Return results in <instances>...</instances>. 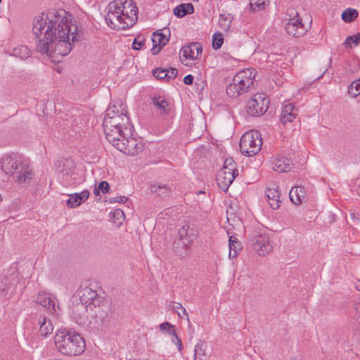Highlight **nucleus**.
Masks as SVG:
<instances>
[{
  "label": "nucleus",
  "mask_w": 360,
  "mask_h": 360,
  "mask_svg": "<svg viewBox=\"0 0 360 360\" xmlns=\"http://www.w3.org/2000/svg\"><path fill=\"white\" fill-rule=\"evenodd\" d=\"M150 192L159 197L168 196L171 193V189L165 184H152L150 188Z\"/></svg>",
  "instance_id": "obj_27"
},
{
  "label": "nucleus",
  "mask_w": 360,
  "mask_h": 360,
  "mask_svg": "<svg viewBox=\"0 0 360 360\" xmlns=\"http://www.w3.org/2000/svg\"><path fill=\"white\" fill-rule=\"evenodd\" d=\"M115 131H117V138L120 139L122 136H129L131 134H126L124 133V130L125 131V128L124 127H120V124H116V127H115Z\"/></svg>",
  "instance_id": "obj_45"
},
{
  "label": "nucleus",
  "mask_w": 360,
  "mask_h": 360,
  "mask_svg": "<svg viewBox=\"0 0 360 360\" xmlns=\"http://www.w3.org/2000/svg\"><path fill=\"white\" fill-rule=\"evenodd\" d=\"M178 315H179V316H181L180 312H178Z\"/></svg>",
  "instance_id": "obj_57"
},
{
  "label": "nucleus",
  "mask_w": 360,
  "mask_h": 360,
  "mask_svg": "<svg viewBox=\"0 0 360 360\" xmlns=\"http://www.w3.org/2000/svg\"><path fill=\"white\" fill-rule=\"evenodd\" d=\"M270 101L262 94L254 95L247 103V113L252 117H259L264 114L269 108Z\"/></svg>",
  "instance_id": "obj_10"
},
{
  "label": "nucleus",
  "mask_w": 360,
  "mask_h": 360,
  "mask_svg": "<svg viewBox=\"0 0 360 360\" xmlns=\"http://www.w3.org/2000/svg\"><path fill=\"white\" fill-rule=\"evenodd\" d=\"M266 197L270 207L273 210H277L279 208L281 203V193L277 185L273 184L266 189Z\"/></svg>",
  "instance_id": "obj_17"
},
{
  "label": "nucleus",
  "mask_w": 360,
  "mask_h": 360,
  "mask_svg": "<svg viewBox=\"0 0 360 360\" xmlns=\"http://www.w3.org/2000/svg\"><path fill=\"white\" fill-rule=\"evenodd\" d=\"M266 0H250V9L254 11H259L264 9Z\"/></svg>",
  "instance_id": "obj_35"
},
{
  "label": "nucleus",
  "mask_w": 360,
  "mask_h": 360,
  "mask_svg": "<svg viewBox=\"0 0 360 360\" xmlns=\"http://www.w3.org/2000/svg\"><path fill=\"white\" fill-rule=\"evenodd\" d=\"M351 217H352V219H355V214L351 213Z\"/></svg>",
  "instance_id": "obj_54"
},
{
  "label": "nucleus",
  "mask_w": 360,
  "mask_h": 360,
  "mask_svg": "<svg viewBox=\"0 0 360 360\" xmlns=\"http://www.w3.org/2000/svg\"><path fill=\"white\" fill-rule=\"evenodd\" d=\"M193 82V76L191 75H188L185 76L184 78V82L186 84H188V85L192 84Z\"/></svg>",
  "instance_id": "obj_48"
},
{
  "label": "nucleus",
  "mask_w": 360,
  "mask_h": 360,
  "mask_svg": "<svg viewBox=\"0 0 360 360\" xmlns=\"http://www.w3.org/2000/svg\"><path fill=\"white\" fill-rule=\"evenodd\" d=\"M255 72L253 70L246 69L236 73L233 78L232 82L226 87V94L232 98H237L239 96L248 91L253 85Z\"/></svg>",
  "instance_id": "obj_6"
},
{
  "label": "nucleus",
  "mask_w": 360,
  "mask_h": 360,
  "mask_svg": "<svg viewBox=\"0 0 360 360\" xmlns=\"http://www.w3.org/2000/svg\"><path fill=\"white\" fill-rule=\"evenodd\" d=\"M287 33L293 37H300L303 36L307 28L302 22L301 18L296 13V15L290 18L285 26Z\"/></svg>",
  "instance_id": "obj_15"
},
{
  "label": "nucleus",
  "mask_w": 360,
  "mask_h": 360,
  "mask_svg": "<svg viewBox=\"0 0 360 360\" xmlns=\"http://www.w3.org/2000/svg\"><path fill=\"white\" fill-rule=\"evenodd\" d=\"M36 302L48 309L52 314H58V311H60L58 300L49 292L44 291L38 292Z\"/></svg>",
  "instance_id": "obj_14"
},
{
  "label": "nucleus",
  "mask_w": 360,
  "mask_h": 360,
  "mask_svg": "<svg viewBox=\"0 0 360 360\" xmlns=\"http://www.w3.org/2000/svg\"><path fill=\"white\" fill-rule=\"evenodd\" d=\"M114 217H116L118 219L123 217L124 216V214L122 210L120 209H117L113 212Z\"/></svg>",
  "instance_id": "obj_49"
},
{
  "label": "nucleus",
  "mask_w": 360,
  "mask_h": 360,
  "mask_svg": "<svg viewBox=\"0 0 360 360\" xmlns=\"http://www.w3.org/2000/svg\"><path fill=\"white\" fill-rule=\"evenodd\" d=\"M18 285L16 268L12 267L0 275V299L7 300L14 294Z\"/></svg>",
  "instance_id": "obj_8"
},
{
  "label": "nucleus",
  "mask_w": 360,
  "mask_h": 360,
  "mask_svg": "<svg viewBox=\"0 0 360 360\" xmlns=\"http://www.w3.org/2000/svg\"><path fill=\"white\" fill-rule=\"evenodd\" d=\"M202 49L200 43L193 42L189 45L184 46L180 50V59L184 63L186 60L197 59L202 53Z\"/></svg>",
  "instance_id": "obj_16"
},
{
  "label": "nucleus",
  "mask_w": 360,
  "mask_h": 360,
  "mask_svg": "<svg viewBox=\"0 0 360 360\" xmlns=\"http://www.w3.org/2000/svg\"><path fill=\"white\" fill-rule=\"evenodd\" d=\"M356 316L360 320V300L355 304Z\"/></svg>",
  "instance_id": "obj_50"
},
{
  "label": "nucleus",
  "mask_w": 360,
  "mask_h": 360,
  "mask_svg": "<svg viewBox=\"0 0 360 360\" xmlns=\"http://www.w3.org/2000/svg\"><path fill=\"white\" fill-rule=\"evenodd\" d=\"M89 197V191L84 190L80 193H75L70 195V198L67 200V205L70 208H75L84 202Z\"/></svg>",
  "instance_id": "obj_20"
},
{
  "label": "nucleus",
  "mask_w": 360,
  "mask_h": 360,
  "mask_svg": "<svg viewBox=\"0 0 360 360\" xmlns=\"http://www.w3.org/2000/svg\"><path fill=\"white\" fill-rule=\"evenodd\" d=\"M33 33L37 38V50L49 57L67 56L80 31L72 16L63 9L49 10L37 15L33 20Z\"/></svg>",
  "instance_id": "obj_1"
},
{
  "label": "nucleus",
  "mask_w": 360,
  "mask_h": 360,
  "mask_svg": "<svg viewBox=\"0 0 360 360\" xmlns=\"http://www.w3.org/2000/svg\"><path fill=\"white\" fill-rule=\"evenodd\" d=\"M145 38L141 36L136 37L132 43V49L134 50H141L145 44Z\"/></svg>",
  "instance_id": "obj_39"
},
{
  "label": "nucleus",
  "mask_w": 360,
  "mask_h": 360,
  "mask_svg": "<svg viewBox=\"0 0 360 360\" xmlns=\"http://www.w3.org/2000/svg\"><path fill=\"white\" fill-rule=\"evenodd\" d=\"M1 169L7 174L14 176L19 184H28L33 178L32 169L21 155H4L1 159Z\"/></svg>",
  "instance_id": "obj_3"
},
{
  "label": "nucleus",
  "mask_w": 360,
  "mask_h": 360,
  "mask_svg": "<svg viewBox=\"0 0 360 360\" xmlns=\"http://www.w3.org/2000/svg\"><path fill=\"white\" fill-rule=\"evenodd\" d=\"M181 313H182V314L184 316H186V321H188V323H190V319H189L188 314L186 309L184 307L182 308Z\"/></svg>",
  "instance_id": "obj_51"
},
{
  "label": "nucleus",
  "mask_w": 360,
  "mask_h": 360,
  "mask_svg": "<svg viewBox=\"0 0 360 360\" xmlns=\"http://www.w3.org/2000/svg\"><path fill=\"white\" fill-rule=\"evenodd\" d=\"M348 94L353 98L360 94V78L353 82L348 88Z\"/></svg>",
  "instance_id": "obj_34"
},
{
  "label": "nucleus",
  "mask_w": 360,
  "mask_h": 360,
  "mask_svg": "<svg viewBox=\"0 0 360 360\" xmlns=\"http://www.w3.org/2000/svg\"><path fill=\"white\" fill-rule=\"evenodd\" d=\"M273 169L277 172H287L291 169V162L284 157L275 158L272 162Z\"/></svg>",
  "instance_id": "obj_24"
},
{
  "label": "nucleus",
  "mask_w": 360,
  "mask_h": 360,
  "mask_svg": "<svg viewBox=\"0 0 360 360\" xmlns=\"http://www.w3.org/2000/svg\"><path fill=\"white\" fill-rule=\"evenodd\" d=\"M234 179V176L226 174V172H219L217 176V185L222 191H226Z\"/></svg>",
  "instance_id": "obj_25"
},
{
  "label": "nucleus",
  "mask_w": 360,
  "mask_h": 360,
  "mask_svg": "<svg viewBox=\"0 0 360 360\" xmlns=\"http://www.w3.org/2000/svg\"><path fill=\"white\" fill-rule=\"evenodd\" d=\"M166 72L167 75V79L169 80L170 79H174L177 75L178 71L174 68H169L166 69Z\"/></svg>",
  "instance_id": "obj_43"
},
{
  "label": "nucleus",
  "mask_w": 360,
  "mask_h": 360,
  "mask_svg": "<svg viewBox=\"0 0 360 360\" xmlns=\"http://www.w3.org/2000/svg\"><path fill=\"white\" fill-rule=\"evenodd\" d=\"M160 329L161 331L167 332L169 334V332H172L174 329V326L172 325L169 322H165L160 325Z\"/></svg>",
  "instance_id": "obj_42"
},
{
  "label": "nucleus",
  "mask_w": 360,
  "mask_h": 360,
  "mask_svg": "<svg viewBox=\"0 0 360 360\" xmlns=\"http://www.w3.org/2000/svg\"><path fill=\"white\" fill-rule=\"evenodd\" d=\"M357 289L360 290V283L357 285Z\"/></svg>",
  "instance_id": "obj_55"
},
{
  "label": "nucleus",
  "mask_w": 360,
  "mask_h": 360,
  "mask_svg": "<svg viewBox=\"0 0 360 360\" xmlns=\"http://www.w3.org/2000/svg\"><path fill=\"white\" fill-rule=\"evenodd\" d=\"M153 104L160 111L162 114L167 112L168 102L162 97H154L152 98Z\"/></svg>",
  "instance_id": "obj_31"
},
{
  "label": "nucleus",
  "mask_w": 360,
  "mask_h": 360,
  "mask_svg": "<svg viewBox=\"0 0 360 360\" xmlns=\"http://www.w3.org/2000/svg\"><path fill=\"white\" fill-rule=\"evenodd\" d=\"M165 31L166 32L169 33V30H165Z\"/></svg>",
  "instance_id": "obj_56"
},
{
  "label": "nucleus",
  "mask_w": 360,
  "mask_h": 360,
  "mask_svg": "<svg viewBox=\"0 0 360 360\" xmlns=\"http://www.w3.org/2000/svg\"><path fill=\"white\" fill-rule=\"evenodd\" d=\"M262 146V139L258 131L245 132L240 141V150L247 156H254L257 154Z\"/></svg>",
  "instance_id": "obj_7"
},
{
  "label": "nucleus",
  "mask_w": 360,
  "mask_h": 360,
  "mask_svg": "<svg viewBox=\"0 0 360 360\" xmlns=\"http://www.w3.org/2000/svg\"><path fill=\"white\" fill-rule=\"evenodd\" d=\"M357 16V11L353 8H347L342 13V18L346 22H350L354 20Z\"/></svg>",
  "instance_id": "obj_33"
},
{
  "label": "nucleus",
  "mask_w": 360,
  "mask_h": 360,
  "mask_svg": "<svg viewBox=\"0 0 360 360\" xmlns=\"http://www.w3.org/2000/svg\"><path fill=\"white\" fill-rule=\"evenodd\" d=\"M227 220H228L229 222H230L231 217H230L229 213H227Z\"/></svg>",
  "instance_id": "obj_53"
},
{
  "label": "nucleus",
  "mask_w": 360,
  "mask_h": 360,
  "mask_svg": "<svg viewBox=\"0 0 360 360\" xmlns=\"http://www.w3.org/2000/svg\"><path fill=\"white\" fill-rule=\"evenodd\" d=\"M219 172H226V174H229L230 175L234 176L236 178V176H238V170L231 169L229 167H224L220 169Z\"/></svg>",
  "instance_id": "obj_46"
},
{
  "label": "nucleus",
  "mask_w": 360,
  "mask_h": 360,
  "mask_svg": "<svg viewBox=\"0 0 360 360\" xmlns=\"http://www.w3.org/2000/svg\"><path fill=\"white\" fill-rule=\"evenodd\" d=\"M79 302L85 304H95L94 302L97 298L98 294L89 287H85L78 291Z\"/></svg>",
  "instance_id": "obj_21"
},
{
  "label": "nucleus",
  "mask_w": 360,
  "mask_h": 360,
  "mask_svg": "<svg viewBox=\"0 0 360 360\" xmlns=\"http://www.w3.org/2000/svg\"><path fill=\"white\" fill-rule=\"evenodd\" d=\"M38 325L39 326V333L41 336L46 338L53 333V324L46 317L40 316L38 318Z\"/></svg>",
  "instance_id": "obj_23"
},
{
  "label": "nucleus",
  "mask_w": 360,
  "mask_h": 360,
  "mask_svg": "<svg viewBox=\"0 0 360 360\" xmlns=\"http://www.w3.org/2000/svg\"><path fill=\"white\" fill-rule=\"evenodd\" d=\"M95 307V304L87 305L78 302L72 307L71 316L78 325L84 326L88 321L89 311H93Z\"/></svg>",
  "instance_id": "obj_12"
},
{
  "label": "nucleus",
  "mask_w": 360,
  "mask_h": 360,
  "mask_svg": "<svg viewBox=\"0 0 360 360\" xmlns=\"http://www.w3.org/2000/svg\"><path fill=\"white\" fill-rule=\"evenodd\" d=\"M116 124H120V127L125 128L124 133H131V126L127 112H119L115 105L110 106L106 110L103 122L106 139L110 143L117 141V131L114 130Z\"/></svg>",
  "instance_id": "obj_4"
},
{
  "label": "nucleus",
  "mask_w": 360,
  "mask_h": 360,
  "mask_svg": "<svg viewBox=\"0 0 360 360\" xmlns=\"http://www.w3.org/2000/svg\"><path fill=\"white\" fill-rule=\"evenodd\" d=\"M138 19V10L131 0H115L108 6L107 25L114 30L132 27Z\"/></svg>",
  "instance_id": "obj_2"
},
{
  "label": "nucleus",
  "mask_w": 360,
  "mask_h": 360,
  "mask_svg": "<svg viewBox=\"0 0 360 360\" xmlns=\"http://www.w3.org/2000/svg\"><path fill=\"white\" fill-rule=\"evenodd\" d=\"M153 75L155 77L160 79H167L166 68H156L153 70Z\"/></svg>",
  "instance_id": "obj_40"
},
{
  "label": "nucleus",
  "mask_w": 360,
  "mask_h": 360,
  "mask_svg": "<svg viewBox=\"0 0 360 360\" xmlns=\"http://www.w3.org/2000/svg\"><path fill=\"white\" fill-rule=\"evenodd\" d=\"M128 198L126 196L121 195L115 198H112L110 200V202H119V203H124L127 201Z\"/></svg>",
  "instance_id": "obj_47"
},
{
  "label": "nucleus",
  "mask_w": 360,
  "mask_h": 360,
  "mask_svg": "<svg viewBox=\"0 0 360 360\" xmlns=\"http://www.w3.org/2000/svg\"><path fill=\"white\" fill-rule=\"evenodd\" d=\"M232 16L230 14H221L219 19V25L224 31L229 30L232 21Z\"/></svg>",
  "instance_id": "obj_32"
},
{
  "label": "nucleus",
  "mask_w": 360,
  "mask_h": 360,
  "mask_svg": "<svg viewBox=\"0 0 360 360\" xmlns=\"http://www.w3.org/2000/svg\"><path fill=\"white\" fill-rule=\"evenodd\" d=\"M109 184L105 181H103L97 186L95 187L94 193L96 195H98L100 194V192H102L103 193L105 194L109 193Z\"/></svg>",
  "instance_id": "obj_36"
},
{
  "label": "nucleus",
  "mask_w": 360,
  "mask_h": 360,
  "mask_svg": "<svg viewBox=\"0 0 360 360\" xmlns=\"http://www.w3.org/2000/svg\"><path fill=\"white\" fill-rule=\"evenodd\" d=\"M194 352L195 360H209V354L206 352V346L204 344H198Z\"/></svg>",
  "instance_id": "obj_29"
},
{
  "label": "nucleus",
  "mask_w": 360,
  "mask_h": 360,
  "mask_svg": "<svg viewBox=\"0 0 360 360\" xmlns=\"http://www.w3.org/2000/svg\"><path fill=\"white\" fill-rule=\"evenodd\" d=\"M352 44H354L355 46H357L360 44V32H359L356 34L347 37L345 41V45L347 47L351 48Z\"/></svg>",
  "instance_id": "obj_37"
},
{
  "label": "nucleus",
  "mask_w": 360,
  "mask_h": 360,
  "mask_svg": "<svg viewBox=\"0 0 360 360\" xmlns=\"http://www.w3.org/2000/svg\"><path fill=\"white\" fill-rule=\"evenodd\" d=\"M175 308L180 309L181 310L182 308H184V307H183V306H182V304L181 303H176V305L175 306Z\"/></svg>",
  "instance_id": "obj_52"
},
{
  "label": "nucleus",
  "mask_w": 360,
  "mask_h": 360,
  "mask_svg": "<svg viewBox=\"0 0 360 360\" xmlns=\"http://www.w3.org/2000/svg\"><path fill=\"white\" fill-rule=\"evenodd\" d=\"M194 11L193 6L191 3L182 4L174 8L173 13L178 18H183L187 14L193 13Z\"/></svg>",
  "instance_id": "obj_26"
},
{
  "label": "nucleus",
  "mask_w": 360,
  "mask_h": 360,
  "mask_svg": "<svg viewBox=\"0 0 360 360\" xmlns=\"http://www.w3.org/2000/svg\"><path fill=\"white\" fill-rule=\"evenodd\" d=\"M224 167H229L231 169H236V163L233 160L232 158H227L224 160Z\"/></svg>",
  "instance_id": "obj_44"
},
{
  "label": "nucleus",
  "mask_w": 360,
  "mask_h": 360,
  "mask_svg": "<svg viewBox=\"0 0 360 360\" xmlns=\"http://www.w3.org/2000/svg\"><path fill=\"white\" fill-rule=\"evenodd\" d=\"M194 236L189 233V226H183L179 230L178 238L174 242V248L175 251L181 255L183 251H186L190 248L193 243Z\"/></svg>",
  "instance_id": "obj_13"
},
{
  "label": "nucleus",
  "mask_w": 360,
  "mask_h": 360,
  "mask_svg": "<svg viewBox=\"0 0 360 360\" xmlns=\"http://www.w3.org/2000/svg\"><path fill=\"white\" fill-rule=\"evenodd\" d=\"M229 256L235 257L241 250L240 243L238 238L234 236H231L229 239Z\"/></svg>",
  "instance_id": "obj_28"
},
{
  "label": "nucleus",
  "mask_w": 360,
  "mask_h": 360,
  "mask_svg": "<svg viewBox=\"0 0 360 360\" xmlns=\"http://www.w3.org/2000/svg\"><path fill=\"white\" fill-rule=\"evenodd\" d=\"M297 114V109L292 103H288L282 109L280 121L284 126H287L288 123L292 122L296 119Z\"/></svg>",
  "instance_id": "obj_18"
},
{
  "label": "nucleus",
  "mask_w": 360,
  "mask_h": 360,
  "mask_svg": "<svg viewBox=\"0 0 360 360\" xmlns=\"http://www.w3.org/2000/svg\"><path fill=\"white\" fill-rule=\"evenodd\" d=\"M169 334L173 336L172 342L177 345L179 351L181 352L183 349L182 342L177 335V334L176 333L175 330H173L172 332H169Z\"/></svg>",
  "instance_id": "obj_41"
},
{
  "label": "nucleus",
  "mask_w": 360,
  "mask_h": 360,
  "mask_svg": "<svg viewBox=\"0 0 360 360\" xmlns=\"http://www.w3.org/2000/svg\"><path fill=\"white\" fill-rule=\"evenodd\" d=\"M31 52L25 46H19L13 49L11 55L20 59H26L30 56Z\"/></svg>",
  "instance_id": "obj_30"
},
{
  "label": "nucleus",
  "mask_w": 360,
  "mask_h": 360,
  "mask_svg": "<svg viewBox=\"0 0 360 360\" xmlns=\"http://www.w3.org/2000/svg\"><path fill=\"white\" fill-rule=\"evenodd\" d=\"M224 43L223 36L220 33L214 34L213 35L212 47L217 50L221 47Z\"/></svg>",
  "instance_id": "obj_38"
},
{
  "label": "nucleus",
  "mask_w": 360,
  "mask_h": 360,
  "mask_svg": "<svg viewBox=\"0 0 360 360\" xmlns=\"http://www.w3.org/2000/svg\"><path fill=\"white\" fill-rule=\"evenodd\" d=\"M117 150L129 155H136L140 153L144 148L143 142L135 137L129 136L117 138V141L115 143H110Z\"/></svg>",
  "instance_id": "obj_9"
},
{
  "label": "nucleus",
  "mask_w": 360,
  "mask_h": 360,
  "mask_svg": "<svg viewBox=\"0 0 360 360\" xmlns=\"http://www.w3.org/2000/svg\"><path fill=\"white\" fill-rule=\"evenodd\" d=\"M250 243L253 250L262 257L269 254L274 248L270 238L267 235L259 232H256L252 236Z\"/></svg>",
  "instance_id": "obj_11"
},
{
  "label": "nucleus",
  "mask_w": 360,
  "mask_h": 360,
  "mask_svg": "<svg viewBox=\"0 0 360 360\" xmlns=\"http://www.w3.org/2000/svg\"><path fill=\"white\" fill-rule=\"evenodd\" d=\"M168 41L169 38L167 37L166 33L158 32H154L152 37L153 47L151 49V53L153 55L158 54Z\"/></svg>",
  "instance_id": "obj_19"
},
{
  "label": "nucleus",
  "mask_w": 360,
  "mask_h": 360,
  "mask_svg": "<svg viewBox=\"0 0 360 360\" xmlns=\"http://www.w3.org/2000/svg\"><path fill=\"white\" fill-rule=\"evenodd\" d=\"M290 199L295 205H300L306 198V191L303 186L292 187L289 193Z\"/></svg>",
  "instance_id": "obj_22"
},
{
  "label": "nucleus",
  "mask_w": 360,
  "mask_h": 360,
  "mask_svg": "<svg viewBox=\"0 0 360 360\" xmlns=\"http://www.w3.org/2000/svg\"><path fill=\"white\" fill-rule=\"evenodd\" d=\"M55 344L58 351L67 356L79 355L86 347L85 341L79 334L65 328L57 331Z\"/></svg>",
  "instance_id": "obj_5"
}]
</instances>
